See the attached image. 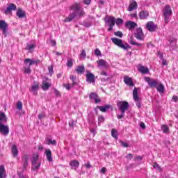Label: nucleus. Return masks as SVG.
Returning a JSON list of instances; mask_svg holds the SVG:
<instances>
[{
    "instance_id": "42",
    "label": "nucleus",
    "mask_w": 178,
    "mask_h": 178,
    "mask_svg": "<svg viewBox=\"0 0 178 178\" xmlns=\"http://www.w3.org/2000/svg\"><path fill=\"white\" fill-rule=\"evenodd\" d=\"M105 122V118L102 115H99L98 116V124H101V123H104Z\"/></svg>"
},
{
    "instance_id": "44",
    "label": "nucleus",
    "mask_w": 178,
    "mask_h": 178,
    "mask_svg": "<svg viewBox=\"0 0 178 178\" xmlns=\"http://www.w3.org/2000/svg\"><path fill=\"white\" fill-rule=\"evenodd\" d=\"M120 48L122 49H124L125 51H127V49H131V47L129 45H119Z\"/></svg>"
},
{
    "instance_id": "60",
    "label": "nucleus",
    "mask_w": 178,
    "mask_h": 178,
    "mask_svg": "<svg viewBox=\"0 0 178 178\" xmlns=\"http://www.w3.org/2000/svg\"><path fill=\"white\" fill-rule=\"evenodd\" d=\"M101 173H102L103 175H105V173H106V168L103 167L101 170Z\"/></svg>"
},
{
    "instance_id": "18",
    "label": "nucleus",
    "mask_w": 178,
    "mask_h": 178,
    "mask_svg": "<svg viewBox=\"0 0 178 178\" xmlns=\"http://www.w3.org/2000/svg\"><path fill=\"white\" fill-rule=\"evenodd\" d=\"M90 99H93L95 104H99L101 102V99L98 98V95L96 93L92 92L89 95Z\"/></svg>"
},
{
    "instance_id": "13",
    "label": "nucleus",
    "mask_w": 178,
    "mask_h": 178,
    "mask_svg": "<svg viewBox=\"0 0 178 178\" xmlns=\"http://www.w3.org/2000/svg\"><path fill=\"white\" fill-rule=\"evenodd\" d=\"M39 88L40 84L38 82L34 81L33 84L30 88V91L32 92V94H33V95H37V91H38Z\"/></svg>"
},
{
    "instance_id": "40",
    "label": "nucleus",
    "mask_w": 178,
    "mask_h": 178,
    "mask_svg": "<svg viewBox=\"0 0 178 178\" xmlns=\"http://www.w3.org/2000/svg\"><path fill=\"white\" fill-rule=\"evenodd\" d=\"M153 168L156 170L157 172H161L162 168L159 166V164L157 163H154Z\"/></svg>"
},
{
    "instance_id": "6",
    "label": "nucleus",
    "mask_w": 178,
    "mask_h": 178,
    "mask_svg": "<svg viewBox=\"0 0 178 178\" xmlns=\"http://www.w3.org/2000/svg\"><path fill=\"white\" fill-rule=\"evenodd\" d=\"M133 98L136 102V106H138V108H141V103L140 102V97H138V89H137V88H134V89Z\"/></svg>"
},
{
    "instance_id": "24",
    "label": "nucleus",
    "mask_w": 178,
    "mask_h": 178,
    "mask_svg": "<svg viewBox=\"0 0 178 178\" xmlns=\"http://www.w3.org/2000/svg\"><path fill=\"white\" fill-rule=\"evenodd\" d=\"M44 154L47 156V161L49 162H52V152L49 149H47L44 152Z\"/></svg>"
},
{
    "instance_id": "35",
    "label": "nucleus",
    "mask_w": 178,
    "mask_h": 178,
    "mask_svg": "<svg viewBox=\"0 0 178 178\" xmlns=\"http://www.w3.org/2000/svg\"><path fill=\"white\" fill-rule=\"evenodd\" d=\"M48 145H56V140L47 138L46 139Z\"/></svg>"
},
{
    "instance_id": "4",
    "label": "nucleus",
    "mask_w": 178,
    "mask_h": 178,
    "mask_svg": "<svg viewBox=\"0 0 178 178\" xmlns=\"http://www.w3.org/2000/svg\"><path fill=\"white\" fill-rule=\"evenodd\" d=\"M71 10H74V13L78 14L79 17H81L84 15V10L81 9V7L77 3L71 6Z\"/></svg>"
},
{
    "instance_id": "20",
    "label": "nucleus",
    "mask_w": 178,
    "mask_h": 178,
    "mask_svg": "<svg viewBox=\"0 0 178 178\" xmlns=\"http://www.w3.org/2000/svg\"><path fill=\"white\" fill-rule=\"evenodd\" d=\"M24 65H29L31 66L35 65V63H40V60H31L30 58H26L24 61Z\"/></svg>"
},
{
    "instance_id": "28",
    "label": "nucleus",
    "mask_w": 178,
    "mask_h": 178,
    "mask_svg": "<svg viewBox=\"0 0 178 178\" xmlns=\"http://www.w3.org/2000/svg\"><path fill=\"white\" fill-rule=\"evenodd\" d=\"M17 16L19 19H22V17H26V12H24L22 8H18L17 11Z\"/></svg>"
},
{
    "instance_id": "45",
    "label": "nucleus",
    "mask_w": 178,
    "mask_h": 178,
    "mask_svg": "<svg viewBox=\"0 0 178 178\" xmlns=\"http://www.w3.org/2000/svg\"><path fill=\"white\" fill-rule=\"evenodd\" d=\"M115 24L117 26H120V24H123V19L122 18H118L115 19Z\"/></svg>"
},
{
    "instance_id": "15",
    "label": "nucleus",
    "mask_w": 178,
    "mask_h": 178,
    "mask_svg": "<svg viewBox=\"0 0 178 178\" xmlns=\"http://www.w3.org/2000/svg\"><path fill=\"white\" fill-rule=\"evenodd\" d=\"M29 161H30V158L28 155H25L22 157V168L23 170H26L27 167L29 166Z\"/></svg>"
},
{
    "instance_id": "31",
    "label": "nucleus",
    "mask_w": 178,
    "mask_h": 178,
    "mask_svg": "<svg viewBox=\"0 0 178 178\" xmlns=\"http://www.w3.org/2000/svg\"><path fill=\"white\" fill-rule=\"evenodd\" d=\"M11 152L14 158L17 156V154H19V150H17V147H16V145H13L11 148Z\"/></svg>"
},
{
    "instance_id": "21",
    "label": "nucleus",
    "mask_w": 178,
    "mask_h": 178,
    "mask_svg": "<svg viewBox=\"0 0 178 178\" xmlns=\"http://www.w3.org/2000/svg\"><path fill=\"white\" fill-rule=\"evenodd\" d=\"M149 16V13L147 10H143L139 13V17L141 20L147 19Z\"/></svg>"
},
{
    "instance_id": "47",
    "label": "nucleus",
    "mask_w": 178,
    "mask_h": 178,
    "mask_svg": "<svg viewBox=\"0 0 178 178\" xmlns=\"http://www.w3.org/2000/svg\"><path fill=\"white\" fill-rule=\"evenodd\" d=\"M129 43L131 44V45H138V43L136 42V40L133 38H130Z\"/></svg>"
},
{
    "instance_id": "26",
    "label": "nucleus",
    "mask_w": 178,
    "mask_h": 178,
    "mask_svg": "<svg viewBox=\"0 0 178 178\" xmlns=\"http://www.w3.org/2000/svg\"><path fill=\"white\" fill-rule=\"evenodd\" d=\"M138 72H140L143 74H147V73H148L149 72V70H148V67H147L145 66H143V65H140L138 68Z\"/></svg>"
},
{
    "instance_id": "59",
    "label": "nucleus",
    "mask_w": 178,
    "mask_h": 178,
    "mask_svg": "<svg viewBox=\"0 0 178 178\" xmlns=\"http://www.w3.org/2000/svg\"><path fill=\"white\" fill-rule=\"evenodd\" d=\"M140 126L141 129H143V130L146 129L145 124L143 122H140Z\"/></svg>"
},
{
    "instance_id": "32",
    "label": "nucleus",
    "mask_w": 178,
    "mask_h": 178,
    "mask_svg": "<svg viewBox=\"0 0 178 178\" xmlns=\"http://www.w3.org/2000/svg\"><path fill=\"white\" fill-rule=\"evenodd\" d=\"M30 67H31L30 65H28V64H25V65L24 66V73L30 74V73H31V69H30Z\"/></svg>"
},
{
    "instance_id": "55",
    "label": "nucleus",
    "mask_w": 178,
    "mask_h": 178,
    "mask_svg": "<svg viewBox=\"0 0 178 178\" xmlns=\"http://www.w3.org/2000/svg\"><path fill=\"white\" fill-rule=\"evenodd\" d=\"M63 87H65L66 90H70V88H72V85L70 83L63 84Z\"/></svg>"
},
{
    "instance_id": "16",
    "label": "nucleus",
    "mask_w": 178,
    "mask_h": 178,
    "mask_svg": "<svg viewBox=\"0 0 178 178\" xmlns=\"http://www.w3.org/2000/svg\"><path fill=\"white\" fill-rule=\"evenodd\" d=\"M52 84L49 81V80L47 79L46 81H43L42 83V88L44 90V91H47V90L49 89V87H51Z\"/></svg>"
},
{
    "instance_id": "2",
    "label": "nucleus",
    "mask_w": 178,
    "mask_h": 178,
    "mask_svg": "<svg viewBox=\"0 0 178 178\" xmlns=\"http://www.w3.org/2000/svg\"><path fill=\"white\" fill-rule=\"evenodd\" d=\"M162 12L164 17V22L165 24H168V23H169V20L170 19V16H172V8H170V5H166L163 8Z\"/></svg>"
},
{
    "instance_id": "5",
    "label": "nucleus",
    "mask_w": 178,
    "mask_h": 178,
    "mask_svg": "<svg viewBox=\"0 0 178 178\" xmlns=\"http://www.w3.org/2000/svg\"><path fill=\"white\" fill-rule=\"evenodd\" d=\"M117 106L120 112H122V113H126V111L129 109V102L124 101L118 102Z\"/></svg>"
},
{
    "instance_id": "41",
    "label": "nucleus",
    "mask_w": 178,
    "mask_h": 178,
    "mask_svg": "<svg viewBox=\"0 0 178 178\" xmlns=\"http://www.w3.org/2000/svg\"><path fill=\"white\" fill-rule=\"evenodd\" d=\"M161 129L164 133H169V127H168V125L163 124L161 126Z\"/></svg>"
},
{
    "instance_id": "43",
    "label": "nucleus",
    "mask_w": 178,
    "mask_h": 178,
    "mask_svg": "<svg viewBox=\"0 0 178 178\" xmlns=\"http://www.w3.org/2000/svg\"><path fill=\"white\" fill-rule=\"evenodd\" d=\"M35 46L34 45H31V46H27L26 47V49L29 51V52H34V48Z\"/></svg>"
},
{
    "instance_id": "17",
    "label": "nucleus",
    "mask_w": 178,
    "mask_h": 178,
    "mask_svg": "<svg viewBox=\"0 0 178 178\" xmlns=\"http://www.w3.org/2000/svg\"><path fill=\"white\" fill-rule=\"evenodd\" d=\"M8 24L3 20L0 21V30H2L3 34H6Z\"/></svg>"
},
{
    "instance_id": "58",
    "label": "nucleus",
    "mask_w": 178,
    "mask_h": 178,
    "mask_svg": "<svg viewBox=\"0 0 178 178\" xmlns=\"http://www.w3.org/2000/svg\"><path fill=\"white\" fill-rule=\"evenodd\" d=\"M118 119H123L124 118V113L121 112V115H117Z\"/></svg>"
},
{
    "instance_id": "46",
    "label": "nucleus",
    "mask_w": 178,
    "mask_h": 178,
    "mask_svg": "<svg viewBox=\"0 0 178 178\" xmlns=\"http://www.w3.org/2000/svg\"><path fill=\"white\" fill-rule=\"evenodd\" d=\"M48 70L51 76H52L54 74V65H49Z\"/></svg>"
},
{
    "instance_id": "34",
    "label": "nucleus",
    "mask_w": 178,
    "mask_h": 178,
    "mask_svg": "<svg viewBox=\"0 0 178 178\" xmlns=\"http://www.w3.org/2000/svg\"><path fill=\"white\" fill-rule=\"evenodd\" d=\"M70 166H72V168H79V166L80 165V163L76 161V160H72L70 163Z\"/></svg>"
},
{
    "instance_id": "23",
    "label": "nucleus",
    "mask_w": 178,
    "mask_h": 178,
    "mask_svg": "<svg viewBox=\"0 0 178 178\" xmlns=\"http://www.w3.org/2000/svg\"><path fill=\"white\" fill-rule=\"evenodd\" d=\"M8 122V117L3 112H0V124L6 123Z\"/></svg>"
},
{
    "instance_id": "12",
    "label": "nucleus",
    "mask_w": 178,
    "mask_h": 178,
    "mask_svg": "<svg viewBox=\"0 0 178 178\" xmlns=\"http://www.w3.org/2000/svg\"><path fill=\"white\" fill-rule=\"evenodd\" d=\"M156 27L157 26L155 24V23H154V22H149L146 24V29H147L150 33H154V31H156Z\"/></svg>"
},
{
    "instance_id": "36",
    "label": "nucleus",
    "mask_w": 178,
    "mask_h": 178,
    "mask_svg": "<svg viewBox=\"0 0 178 178\" xmlns=\"http://www.w3.org/2000/svg\"><path fill=\"white\" fill-rule=\"evenodd\" d=\"M5 173V165H0V178H3Z\"/></svg>"
},
{
    "instance_id": "29",
    "label": "nucleus",
    "mask_w": 178,
    "mask_h": 178,
    "mask_svg": "<svg viewBox=\"0 0 178 178\" xmlns=\"http://www.w3.org/2000/svg\"><path fill=\"white\" fill-rule=\"evenodd\" d=\"M111 40L113 41V44H115V45H124V44H123V40L120 39H118L116 38H112Z\"/></svg>"
},
{
    "instance_id": "48",
    "label": "nucleus",
    "mask_w": 178,
    "mask_h": 178,
    "mask_svg": "<svg viewBox=\"0 0 178 178\" xmlns=\"http://www.w3.org/2000/svg\"><path fill=\"white\" fill-rule=\"evenodd\" d=\"M86 50H82L81 54H80V58H82L83 59H86Z\"/></svg>"
},
{
    "instance_id": "1",
    "label": "nucleus",
    "mask_w": 178,
    "mask_h": 178,
    "mask_svg": "<svg viewBox=\"0 0 178 178\" xmlns=\"http://www.w3.org/2000/svg\"><path fill=\"white\" fill-rule=\"evenodd\" d=\"M145 81L147 83L150 88H156L159 92L163 94L165 92V86L162 84L161 81L158 79H154L148 76L145 77Z\"/></svg>"
},
{
    "instance_id": "33",
    "label": "nucleus",
    "mask_w": 178,
    "mask_h": 178,
    "mask_svg": "<svg viewBox=\"0 0 178 178\" xmlns=\"http://www.w3.org/2000/svg\"><path fill=\"white\" fill-rule=\"evenodd\" d=\"M97 108L99 109V111H101V112H106V111H108V109H109V108H111V106L109 105H106L104 106H98Z\"/></svg>"
},
{
    "instance_id": "54",
    "label": "nucleus",
    "mask_w": 178,
    "mask_h": 178,
    "mask_svg": "<svg viewBox=\"0 0 178 178\" xmlns=\"http://www.w3.org/2000/svg\"><path fill=\"white\" fill-rule=\"evenodd\" d=\"M157 56H159L161 60L163 59V54L161 51H157Z\"/></svg>"
},
{
    "instance_id": "19",
    "label": "nucleus",
    "mask_w": 178,
    "mask_h": 178,
    "mask_svg": "<svg viewBox=\"0 0 178 178\" xmlns=\"http://www.w3.org/2000/svg\"><path fill=\"white\" fill-rule=\"evenodd\" d=\"M124 82L127 86H129V87H134V83H133V79L129 76H124Z\"/></svg>"
},
{
    "instance_id": "53",
    "label": "nucleus",
    "mask_w": 178,
    "mask_h": 178,
    "mask_svg": "<svg viewBox=\"0 0 178 178\" xmlns=\"http://www.w3.org/2000/svg\"><path fill=\"white\" fill-rule=\"evenodd\" d=\"M120 143L121 145L125 148H127V147H129V144L123 142L122 140H120Z\"/></svg>"
},
{
    "instance_id": "9",
    "label": "nucleus",
    "mask_w": 178,
    "mask_h": 178,
    "mask_svg": "<svg viewBox=\"0 0 178 178\" xmlns=\"http://www.w3.org/2000/svg\"><path fill=\"white\" fill-rule=\"evenodd\" d=\"M0 134L8 136L9 134V127L3 124H0Z\"/></svg>"
},
{
    "instance_id": "37",
    "label": "nucleus",
    "mask_w": 178,
    "mask_h": 178,
    "mask_svg": "<svg viewBox=\"0 0 178 178\" xmlns=\"http://www.w3.org/2000/svg\"><path fill=\"white\" fill-rule=\"evenodd\" d=\"M16 107H17V109H18L19 111H22L23 109V103H22L21 101H19L16 104Z\"/></svg>"
},
{
    "instance_id": "11",
    "label": "nucleus",
    "mask_w": 178,
    "mask_h": 178,
    "mask_svg": "<svg viewBox=\"0 0 178 178\" xmlns=\"http://www.w3.org/2000/svg\"><path fill=\"white\" fill-rule=\"evenodd\" d=\"M137 8H138L137 2L134 0H132L129 1V5L128 6L127 10L128 12H133V10H136Z\"/></svg>"
},
{
    "instance_id": "22",
    "label": "nucleus",
    "mask_w": 178,
    "mask_h": 178,
    "mask_svg": "<svg viewBox=\"0 0 178 178\" xmlns=\"http://www.w3.org/2000/svg\"><path fill=\"white\" fill-rule=\"evenodd\" d=\"M76 16L79 17V14L73 12L72 13L70 14L67 18L65 19L64 22H65L66 23L72 22V19H74V17H76Z\"/></svg>"
},
{
    "instance_id": "52",
    "label": "nucleus",
    "mask_w": 178,
    "mask_h": 178,
    "mask_svg": "<svg viewBox=\"0 0 178 178\" xmlns=\"http://www.w3.org/2000/svg\"><path fill=\"white\" fill-rule=\"evenodd\" d=\"M67 66H68V67H72V66H73V61L72 60H68Z\"/></svg>"
},
{
    "instance_id": "49",
    "label": "nucleus",
    "mask_w": 178,
    "mask_h": 178,
    "mask_svg": "<svg viewBox=\"0 0 178 178\" xmlns=\"http://www.w3.org/2000/svg\"><path fill=\"white\" fill-rule=\"evenodd\" d=\"M114 34L117 37H120V38H122V37H123V33L121 31L115 32Z\"/></svg>"
},
{
    "instance_id": "10",
    "label": "nucleus",
    "mask_w": 178,
    "mask_h": 178,
    "mask_svg": "<svg viewBox=\"0 0 178 178\" xmlns=\"http://www.w3.org/2000/svg\"><path fill=\"white\" fill-rule=\"evenodd\" d=\"M87 74L86 76V81L88 83H92L93 84L95 83V76L91 73L90 71H86Z\"/></svg>"
},
{
    "instance_id": "14",
    "label": "nucleus",
    "mask_w": 178,
    "mask_h": 178,
    "mask_svg": "<svg viewBox=\"0 0 178 178\" xmlns=\"http://www.w3.org/2000/svg\"><path fill=\"white\" fill-rule=\"evenodd\" d=\"M16 9H17V7H16V5L11 3L6 9L4 13L5 15H10V13H12V10H16Z\"/></svg>"
},
{
    "instance_id": "50",
    "label": "nucleus",
    "mask_w": 178,
    "mask_h": 178,
    "mask_svg": "<svg viewBox=\"0 0 178 178\" xmlns=\"http://www.w3.org/2000/svg\"><path fill=\"white\" fill-rule=\"evenodd\" d=\"M88 120L90 122L93 123V122L95 120V118H94V115H89Z\"/></svg>"
},
{
    "instance_id": "7",
    "label": "nucleus",
    "mask_w": 178,
    "mask_h": 178,
    "mask_svg": "<svg viewBox=\"0 0 178 178\" xmlns=\"http://www.w3.org/2000/svg\"><path fill=\"white\" fill-rule=\"evenodd\" d=\"M134 35L137 40H140V41H143L144 40V38L145 35H144V33L143 32V29L141 28H137L134 32Z\"/></svg>"
},
{
    "instance_id": "56",
    "label": "nucleus",
    "mask_w": 178,
    "mask_h": 178,
    "mask_svg": "<svg viewBox=\"0 0 178 178\" xmlns=\"http://www.w3.org/2000/svg\"><path fill=\"white\" fill-rule=\"evenodd\" d=\"M125 158L128 159V161H130L131 159H133V154H128Z\"/></svg>"
},
{
    "instance_id": "62",
    "label": "nucleus",
    "mask_w": 178,
    "mask_h": 178,
    "mask_svg": "<svg viewBox=\"0 0 178 178\" xmlns=\"http://www.w3.org/2000/svg\"><path fill=\"white\" fill-rule=\"evenodd\" d=\"M172 101H173L174 102H177V101H178V97L176 96V95H174V96L172 97Z\"/></svg>"
},
{
    "instance_id": "25",
    "label": "nucleus",
    "mask_w": 178,
    "mask_h": 178,
    "mask_svg": "<svg viewBox=\"0 0 178 178\" xmlns=\"http://www.w3.org/2000/svg\"><path fill=\"white\" fill-rule=\"evenodd\" d=\"M75 72H76L78 74H83V73L86 72V67L84 65H79L75 69Z\"/></svg>"
},
{
    "instance_id": "63",
    "label": "nucleus",
    "mask_w": 178,
    "mask_h": 178,
    "mask_svg": "<svg viewBox=\"0 0 178 178\" xmlns=\"http://www.w3.org/2000/svg\"><path fill=\"white\" fill-rule=\"evenodd\" d=\"M54 92H55V94H56V97H60V92H58V90H54Z\"/></svg>"
},
{
    "instance_id": "38",
    "label": "nucleus",
    "mask_w": 178,
    "mask_h": 178,
    "mask_svg": "<svg viewBox=\"0 0 178 178\" xmlns=\"http://www.w3.org/2000/svg\"><path fill=\"white\" fill-rule=\"evenodd\" d=\"M111 136L113 137V138H118V131L115 129H112Z\"/></svg>"
},
{
    "instance_id": "61",
    "label": "nucleus",
    "mask_w": 178,
    "mask_h": 178,
    "mask_svg": "<svg viewBox=\"0 0 178 178\" xmlns=\"http://www.w3.org/2000/svg\"><path fill=\"white\" fill-rule=\"evenodd\" d=\"M83 3H85V5H90L91 0H83Z\"/></svg>"
},
{
    "instance_id": "8",
    "label": "nucleus",
    "mask_w": 178,
    "mask_h": 178,
    "mask_svg": "<svg viewBox=\"0 0 178 178\" xmlns=\"http://www.w3.org/2000/svg\"><path fill=\"white\" fill-rule=\"evenodd\" d=\"M104 22L108 26H115V18L113 16L107 15L104 18Z\"/></svg>"
},
{
    "instance_id": "3",
    "label": "nucleus",
    "mask_w": 178,
    "mask_h": 178,
    "mask_svg": "<svg viewBox=\"0 0 178 178\" xmlns=\"http://www.w3.org/2000/svg\"><path fill=\"white\" fill-rule=\"evenodd\" d=\"M38 154H33L31 159L32 170H38L40 169V166H41V162L38 161Z\"/></svg>"
},
{
    "instance_id": "30",
    "label": "nucleus",
    "mask_w": 178,
    "mask_h": 178,
    "mask_svg": "<svg viewBox=\"0 0 178 178\" xmlns=\"http://www.w3.org/2000/svg\"><path fill=\"white\" fill-rule=\"evenodd\" d=\"M97 63L99 67H101V66H102L103 67H106L108 66V63H106V61H105V60H99L97 61Z\"/></svg>"
},
{
    "instance_id": "39",
    "label": "nucleus",
    "mask_w": 178,
    "mask_h": 178,
    "mask_svg": "<svg viewBox=\"0 0 178 178\" xmlns=\"http://www.w3.org/2000/svg\"><path fill=\"white\" fill-rule=\"evenodd\" d=\"M70 80H72V86H76V84H77V82L76 81V76L71 75V76H70Z\"/></svg>"
},
{
    "instance_id": "27",
    "label": "nucleus",
    "mask_w": 178,
    "mask_h": 178,
    "mask_svg": "<svg viewBox=\"0 0 178 178\" xmlns=\"http://www.w3.org/2000/svg\"><path fill=\"white\" fill-rule=\"evenodd\" d=\"M126 26L129 30H133V29H135V27H137V24L134 22L129 21V22L126 23Z\"/></svg>"
},
{
    "instance_id": "51",
    "label": "nucleus",
    "mask_w": 178,
    "mask_h": 178,
    "mask_svg": "<svg viewBox=\"0 0 178 178\" xmlns=\"http://www.w3.org/2000/svg\"><path fill=\"white\" fill-rule=\"evenodd\" d=\"M95 55H96V56H101V51H99L98 49H96L95 50Z\"/></svg>"
},
{
    "instance_id": "64",
    "label": "nucleus",
    "mask_w": 178,
    "mask_h": 178,
    "mask_svg": "<svg viewBox=\"0 0 178 178\" xmlns=\"http://www.w3.org/2000/svg\"><path fill=\"white\" fill-rule=\"evenodd\" d=\"M161 60H162V64L163 65V66H165V65H168V63L165 60V58L161 59Z\"/></svg>"
},
{
    "instance_id": "57",
    "label": "nucleus",
    "mask_w": 178,
    "mask_h": 178,
    "mask_svg": "<svg viewBox=\"0 0 178 178\" xmlns=\"http://www.w3.org/2000/svg\"><path fill=\"white\" fill-rule=\"evenodd\" d=\"M45 116V113H42L38 115V119L41 120Z\"/></svg>"
}]
</instances>
